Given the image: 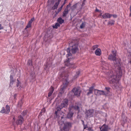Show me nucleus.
<instances>
[{"label":"nucleus","instance_id":"nucleus-1","mask_svg":"<svg viewBox=\"0 0 131 131\" xmlns=\"http://www.w3.org/2000/svg\"><path fill=\"white\" fill-rule=\"evenodd\" d=\"M116 51H112V54L109 55L108 57V59L114 61L115 72L114 71L111 70L110 73H109L108 74L110 77L109 81L113 89L121 90L122 86L119 81L122 76V70L120 66V60L116 59Z\"/></svg>","mask_w":131,"mask_h":131},{"label":"nucleus","instance_id":"nucleus-2","mask_svg":"<svg viewBox=\"0 0 131 131\" xmlns=\"http://www.w3.org/2000/svg\"><path fill=\"white\" fill-rule=\"evenodd\" d=\"M71 43L69 44L70 47L68 48L67 50V52L68 54H67V57L68 58L67 60L65 62V64L66 66L69 67H70L73 68L74 65L73 63H70L71 60L68 57L71 55L70 52L74 53L76 52L78 50V45L76 44H74L71 46Z\"/></svg>","mask_w":131,"mask_h":131},{"label":"nucleus","instance_id":"nucleus-3","mask_svg":"<svg viewBox=\"0 0 131 131\" xmlns=\"http://www.w3.org/2000/svg\"><path fill=\"white\" fill-rule=\"evenodd\" d=\"M58 112L56 111L55 113L56 114L57 118H58V124L62 126L63 125H64V126L63 128V129L64 131H68L70 127L71 126V124L69 122L66 123H64L63 119L64 117L63 116H64V113L63 112H62L61 114L59 116L58 115Z\"/></svg>","mask_w":131,"mask_h":131},{"label":"nucleus","instance_id":"nucleus-4","mask_svg":"<svg viewBox=\"0 0 131 131\" xmlns=\"http://www.w3.org/2000/svg\"><path fill=\"white\" fill-rule=\"evenodd\" d=\"M63 75H64L62 76V81H63V84H65V85H64V86L61 88V90H63L64 89L65 85L66 86L68 83V74H66Z\"/></svg>","mask_w":131,"mask_h":131},{"label":"nucleus","instance_id":"nucleus-5","mask_svg":"<svg viewBox=\"0 0 131 131\" xmlns=\"http://www.w3.org/2000/svg\"><path fill=\"white\" fill-rule=\"evenodd\" d=\"M72 108L74 109L78 110L79 108V107L78 106H72L69 107V112L67 114V117L68 118H70L72 117L73 113L72 112H71V108Z\"/></svg>","mask_w":131,"mask_h":131},{"label":"nucleus","instance_id":"nucleus-6","mask_svg":"<svg viewBox=\"0 0 131 131\" xmlns=\"http://www.w3.org/2000/svg\"><path fill=\"white\" fill-rule=\"evenodd\" d=\"M72 91L75 95L79 96L80 95L81 90L80 88L78 87L74 88L72 90Z\"/></svg>","mask_w":131,"mask_h":131},{"label":"nucleus","instance_id":"nucleus-7","mask_svg":"<svg viewBox=\"0 0 131 131\" xmlns=\"http://www.w3.org/2000/svg\"><path fill=\"white\" fill-rule=\"evenodd\" d=\"M9 111L10 107L8 105H6L5 109L4 107H2V110L0 111V113L2 114H8Z\"/></svg>","mask_w":131,"mask_h":131},{"label":"nucleus","instance_id":"nucleus-8","mask_svg":"<svg viewBox=\"0 0 131 131\" xmlns=\"http://www.w3.org/2000/svg\"><path fill=\"white\" fill-rule=\"evenodd\" d=\"M94 112V110L93 109H89L85 113L86 115V118H90L93 116Z\"/></svg>","mask_w":131,"mask_h":131},{"label":"nucleus","instance_id":"nucleus-9","mask_svg":"<svg viewBox=\"0 0 131 131\" xmlns=\"http://www.w3.org/2000/svg\"><path fill=\"white\" fill-rule=\"evenodd\" d=\"M68 100L67 99H64L63 100L61 103L60 105L61 108L66 107L68 106Z\"/></svg>","mask_w":131,"mask_h":131},{"label":"nucleus","instance_id":"nucleus-10","mask_svg":"<svg viewBox=\"0 0 131 131\" xmlns=\"http://www.w3.org/2000/svg\"><path fill=\"white\" fill-rule=\"evenodd\" d=\"M95 94L97 95H105V92L103 91L99 90H95L94 91Z\"/></svg>","mask_w":131,"mask_h":131},{"label":"nucleus","instance_id":"nucleus-11","mask_svg":"<svg viewBox=\"0 0 131 131\" xmlns=\"http://www.w3.org/2000/svg\"><path fill=\"white\" fill-rule=\"evenodd\" d=\"M14 75V74L12 73L10 75V85L11 86L13 85L15 81V79H13V77Z\"/></svg>","mask_w":131,"mask_h":131},{"label":"nucleus","instance_id":"nucleus-12","mask_svg":"<svg viewBox=\"0 0 131 131\" xmlns=\"http://www.w3.org/2000/svg\"><path fill=\"white\" fill-rule=\"evenodd\" d=\"M112 15L108 13H106L102 15V17L104 19L108 18H110Z\"/></svg>","mask_w":131,"mask_h":131},{"label":"nucleus","instance_id":"nucleus-13","mask_svg":"<svg viewBox=\"0 0 131 131\" xmlns=\"http://www.w3.org/2000/svg\"><path fill=\"white\" fill-rule=\"evenodd\" d=\"M23 120V118L21 117V116H19L18 119L16 121V124H21L22 123Z\"/></svg>","mask_w":131,"mask_h":131},{"label":"nucleus","instance_id":"nucleus-14","mask_svg":"<svg viewBox=\"0 0 131 131\" xmlns=\"http://www.w3.org/2000/svg\"><path fill=\"white\" fill-rule=\"evenodd\" d=\"M101 131H108V126L105 124L103 125L100 127Z\"/></svg>","mask_w":131,"mask_h":131},{"label":"nucleus","instance_id":"nucleus-15","mask_svg":"<svg viewBox=\"0 0 131 131\" xmlns=\"http://www.w3.org/2000/svg\"><path fill=\"white\" fill-rule=\"evenodd\" d=\"M95 54L97 56H100L101 54V51L99 48H97L95 51Z\"/></svg>","mask_w":131,"mask_h":131},{"label":"nucleus","instance_id":"nucleus-16","mask_svg":"<svg viewBox=\"0 0 131 131\" xmlns=\"http://www.w3.org/2000/svg\"><path fill=\"white\" fill-rule=\"evenodd\" d=\"M94 89V87L93 86L89 88V89L88 90L89 92L87 93V95H88L90 94H92L93 92Z\"/></svg>","mask_w":131,"mask_h":131},{"label":"nucleus","instance_id":"nucleus-17","mask_svg":"<svg viewBox=\"0 0 131 131\" xmlns=\"http://www.w3.org/2000/svg\"><path fill=\"white\" fill-rule=\"evenodd\" d=\"M69 10L67 8H66L65 9L64 11L63 12L62 16L63 17H65L68 14Z\"/></svg>","mask_w":131,"mask_h":131},{"label":"nucleus","instance_id":"nucleus-18","mask_svg":"<svg viewBox=\"0 0 131 131\" xmlns=\"http://www.w3.org/2000/svg\"><path fill=\"white\" fill-rule=\"evenodd\" d=\"M59 3L60 2H58L56 3L54 6L52 7V9H56L57 8L58 5L59 4Z\"/></svg>","mask_w":131,"mask_h":131},{"label":"nucleus","instance_id":"nucleus-19","mask_svg":"<svg viewBox=\"0 0 131 131\" xmlns=\"http://www.w3.org/2000/svg\"><path fill=\"white\" fill-rule=\"evenodd\" d=\"M57 21L59 24H61L64 22V20L62 19L61 17H59Z\"/></svg>","mask_w":131,"mask_h":131},{"label":"nucleus","instance_id":"nucleus-20","mask_svg":"<svg viewBox=\"0 0 131 131\" xmlns=\"http://www.w3.org/2000/svg\"><path fill=\"white\" fill-rule=\"evenodd\" d=\"M102 65H103L102 66V67H103V68H104V69H107V68H106L105 67H106V66H107V64H106L105 62V61H103L102 62Z\"/></svg>","mask_w":131,"mask_h":131},{"label":"nucleus","instance_id":"nucleus-21","mask_svg":"<svg viewBox=\"0 0 131 131\" xmlns=\"http://www.w3.org/2000/svg\"><path fill=\"white\" fill-rule=\"evenodd\" d=\"M60 25L59 23H56L53 26V28L57 29L58 28V27H59Z\"/></svg>","mask_w":131,"mask_h":131},{"label":"nucleus","instance_id":"nucleus-22","mask_svg":"<svg viewBox=\"0 0 131 131\" xmlns=\"http://www.w3.org/2000/svg\"><path fill=\"white\" fill-rule=\"evenodd\" d=\"M80 73V72L79 71H78L77 72H76L75 74V75L74 77V79H75L77 78L79 76Z\"/></svg>","mask_w":131,"mask_h":131},{"label":"nucleus","instance_id":"nucleus-23","mask_svg":"<svg viewBox=\"0 0 131 131\" xmlns=\"http://www.w3.org/2000/svg\"><path fill=\"white\" fill-rule=\"evenodd\" d=\"M77 4L78 3H77L73 5L71 7V9L72 10H74L75 9L77 6Z\"/></svg>","mask_w":131,"mask_h":131},{"label":"nucleus","instance_id":"nucleus-24","mask_svg":"<svg viewBox=\"0 0 131 131\" xmlns=\"http://www.w3.org/2000/svg\"><path fill=\"white\" fill-rule=\"evenodd\" d=\"M50 88V96L52 93L54 91L53 88L52 86H51V87Z\"/></svg>","mask_w":131,"mask_h":131},{"label":"nucleus","instance_id":"nucleus-25","mask_svg":"<svg viewBox=\"0 0 131 131\" xmlns=\"http://www.w3.org/2000/svg\"><path fill=\"white\" fill-rule=\"evenodd\" d=\"M114 21L112 20L108 21V24L111 25H113L114 24Z\"/></svg>","mask_w":131,"mask_h":131},{"label":"nucleus","instance_id":"nucleus-26","mask_svg":"<svg viewBox=\"0 0 131 131\" xmlns=\"http://www.w3.org/2000/svg\"><path fill=\"white\" fill-rule=\"evenodd\" d=\"M31 24L30 23H29V22L27 24V25L25 29H26L27 28L30 27L31 26Z\"/></svg>","mask_w":131,"mask_h":131},{"label":"nucleus","instance_id":"nucleus-27","mask_svg":"<svg viewBox=\"0 0 131 131\" xmlns=\"http://www.w3.org/2000/svg\"><path fill=\"white\" fill-rule=\"evenodd\" d=\"M61 106L60 105H59V106L56 109H57V110L58 111H60L62 108H61Z\"/></svg>","mask_w":131,"mask_h":131},{"label":"nucleus","instance_id":"nucleus-28","mask_svg":"<svg viewBox=\"0 0 131 131\" xmlns=\"http://www.w3.org/2000/svg\"><path fill=\"white\" fill-rule=\"evenodd\" d=\"M85 24L84 23H82L80 26L81 28H83L85 27Z\"/></svg>","mask_w":131,"mask_h":131},{"label":"nucleus","instance_id":"nucleus-29","mask_svg":"<svg viewBox=\"0 0 131 131\" xmlns=\"http://www.w3.org/2000/svg\"><path fill=\"white\" fill-rule=\"evenodd\" d=\"M98 47V45H95L93 46L92 49L93 50H95Z\"/></svg>","mask_w":131,"mask_h":131},{"label":"nucleus","instance_id":"nucleus-30","mask_svg":"<svg viewBox=\"0 0 131 131\" xmlns=\"http://www.w3.org/2000/svg\"><path fill=\"white\" fill-rule=\"evenodd\" d=\"M27 64L29 65H32V61L30 60H29L28 61Z\"/></svg>","mask_w":131,"mask_h":131},{"label":"nucleus","instance_id":"nucleus-31","mask_svg":"<svg viewBox=\"0 0 131 131\" xmlns=\"http://www.w3.org/2000/svg\"><path fill=\"white\" fill-rule=\"evenodd\" d=\"M61 10H60V9L58 8V10H57V12H56L55 13H55V15H57L58 14Z\"/></svg>","mask_w":131,"mask_h":131},{"label":"nucleus","instance_id":"nucleus-32","mask_svg":"<svg viewBox=\"0 0 131 131\" xmlns=\"http://www.w3.org/2000/svg\"><path fill=\"white\" fill-rule=\"evenodd\" d=\"M27 111L26 110L24 111L22 113V114L24 115L26 114Z\"/></svg>","mask_w":131,"mask_h":131},{"label":"nucleus","instance_id":"nucleus-33","mask_svg":"<svg viewBox=\"0 0 131 131\" xmlns=\"http://www.w3.org/2000/svg\"><path fill=\"white\" fill-rule=\"evenodd\" d=\"M17 87H18L19 86H19L20 85V81H18V79H17Z\"/></svg>","mask_w":131,"mask_h":131},{"label":"nucleus","instance_id":"nucleus-34","mask_svg":"<svg viewBox=\"0 0 131 131\" xmlns=\"http://www.w3.org/2000/svg\"><path fill=\"white\" fill-rule=\"evenodd\" d=\"M34 18H33L31 19V20L29 21V23H30L31 24L32 22L34 21Z\"/></svg>","mask_w":131,"mask_h":131},{"label":"nucleus","instance_id":"nucleus-35","mask_svg":"<svg viewBox=\"0 0 131 131\" xmlns=\"http://www.w3.org/2000/svg\"><path fill=\"white\" fill-rule=\"evenodd\" d=\"M128 105L129 107L131 108V101L128 103Z\"/></svg>","mask_w":131,"mask_h":131},{"label":"nucleus","instance_id":"nucleus-36","mask_svg":"<svg viewBox=\"0 0 131 131\" xmlns=\"http://www.w3.org/2000/svg\"><path fill=\"white\" fill-rule=\"evenodd\" d=\"M45 111V109L44 108H43L41 111V112H40V114H41V113L44 112Z\"/></svg>","mask_w":131,"mask_h":131},{"label":"nucleus","instance_id":"nucleus-37","mask_svg":"<svg viewBox=\"0 0 131 131\" xmlns=\"http://www.w3.org/2000/svg\"><path fill=\"white\" fill-rule=\"evenodd\" d=\"M71 5V3H69V4L67 6L66 8H68L69 7H70Z\"/></svg>","mask_w":131,"mask_h":131},{"label":"nucleus","instance_id":"nucleus-38","mask_svg":"<svg viewBox=\"0 0 131 131\" xmlns=\"http://www.w3.org/2000/svg\"><path fill=\"white\" fill-rule=\"evenodd\" d=\"M112 16H113V17L114 18H116L117 17V16L116 14H114V15H112Z\"/></svg>","mask_w":131,"mask_h":131},{"label":"nucleus","instance_id":"nucleus-39","mask_svg":"<svg viewBox=\"0 0 131 131\" xmlns=\"http://www.w3.org/2000/svg\"><path fill=\"white\" fill-rule=\"evenodd\" d=\"M105 89L107 90V91H109V90H110V88H107V87H106L105 88Z\"/></svg>","mask_w":131,"mask_h":131},{"label":"nucleus","instance_id":"nucleus-40","mask_svg":"<svg viewBox=\"0 0 131 131\" xmlns=\"http://www.w3.org/2000/svg\"><path fill=\"white\" fill-rule=\"evenodd\" d=\"M63 5H62L59 8V9H60V10H61L62 9V8L63 7Z\"/></svg>","mask_w":131,"mask_h":131},{"label":"nucleus","instance_id":"nucleus-41","mask_svg":"<svg viewBox=\"0 0 131 131\" xmlns=\"http://www.w3.org/2000/svg\"><path fill=\"white\" fill-rule=\"evenodd\" d=\"M85 0H84V1L82 2V4L81 5V6L82 7L84 5V1Z\"/></svg>","mask_w":131,"mask_h":131},{"label":"nucleus","instance_id":"nucleus-42","mask_svg":"<svg viewBox=\"0 0 131 131\" xmlns=\"http://www.w3.org/2000/svg\"><path fill=\"white\" fill-rule=\"evenodd\" d=\"M81 121L82 122V123L84 125V121L82 120H81Z\"/></svg>","mask_w":131,"mask_h":131},{"label":"nucleus","instance_id":"nucleus-43","mask_svg":"<svg viewBox=\"0 0 131 131\" xmlns=\"http://www.w3.org/2000/svg\"><path fill=\"white\" fill-rule=\"evenodd\" d=\"M3 28L2 27L1 25H0V30L1 29Z\"/></svg>","mask_w":131,"mask_h":131},{"label":"nucleus","instance_id":"nucleus-44","mask_svg":"<svg viewBox=\"0 0 131 131\" xmlns=\"http://www.w3.org/2000/svg\"><path fill=\"white\" fill-rule=\"evenodd\" d=\"M95 11H96V12H98V11H99V10L98 9H97L96 8L95 10Z\"/></svg>","mask_w":131,"mask_h":131},{"label":"nucleus","instance_id":"nucleus-45","mask_svg":"<svg viewBox=\"0 0 131 131\" xmlns=\"http://www.w3.org/2000/svg\"><path fill=\"white\" fill-rule=\"evenodd\" d=\"M130 12H131V6H130Z\"/></svg>","mask_w":131,"mask_h":131},{"label":"nucleus","instance_id":"nucleus-46","mask_svg":"<svg viewBox=\"0 0 131 131\" xmlns=\"http://www.w3.org/2000/svg\"><path fill=\"white\" fill-rule=\"evenodd\" d=\"M13 121H15V118L14 117L13 118Z\"/></svg>","mask_w":131,"mask_h":131},{"label":"nucleus","instance_id":"nucleus-47","mask_svg":"<svg viewBox=\"0 0 131 131\" xmlns=\"http://www.w3.org/2000/svg\"><path fill=\"white\" fill-rule=\"evenodd\" d=\"M65 4V2H64V3H63V5H64V4Z\"/></svg>","mask_w":131,"mask_h":131},{"label":"nucleus","instance_id":"nucleus-48","mask_svg":"<svg viewBox=\"0 0 131 131\" xmlns=\"http://www.w3.org/2000/svg\"><path fill=\"white\" fill-rule=\"evenodd\" d=\"M129 16H130V17H131V13H130V14Z\"/></svg>","mask_w":131,"mask_h":131},{"label":"nucleus","instance_id":"nucleus-49","mask_svg":"<svg viewBox=\"0 0 131 131\" xmlns=\"http://www.w3.org/2000/svg\"><path fill=\"white\" fill-rule=\"evenodd\" d=\"M61 0H58V2H60V1Z\"/></svg>","mask_w":131,"mask_h":131},{"label":"nucleus","instance_id":"nucleus-50","mask_svg":"<svg viewBox=\"0 0 131 131\" xmlns=\"http://www.w3.org/2000/svg\"><path fill=\"white\" fill-rule=\"evenodd\" d=\"M105 116H106V114H105Z\"/></svg>","mask_w":131,"mask_h":131},{"label":"nucleus","instance_id":"nucleus-51","mask_svg":"<svg viewBox=\"0 0 131 131\" xmlns=\"http://www.w3.org/2000/svg\"><path fill=\"white\" fill-rule=\"evenodd\" d=\"M85 128H86V127H84V129H85Z\"/></svg>","mask_w":131,"mask_h":131},{"label":"nucleus","instance_id":"nucleus-52","mask_svg":"<svg viewBox=\"0 0 131 131\" xmlns=\"http://www.w3.org/2000/svg\"><path fill=\"white\" fill-rule=\"evenodd\" d=\"M48 96H49V94H48Z\"/></svg>","mask_w":131,"mask_h":131},{"label":"nucleus","instance_id":"nucleus-53","mask_svg":"<svg viewBox=\"0 0 131 131\" xmlns=\"http://www.w3.org/2000/svg\"><path fill=\"white\" fill-rule=\"evenodd\" d=\"M66 0H65V1H66Z\"/></svg>","mask_w":131,"mask_h":131}]
</instances>
